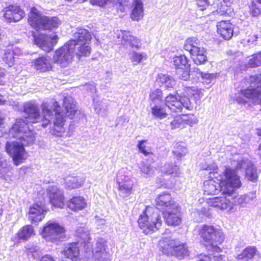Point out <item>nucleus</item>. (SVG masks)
Returning a JSON list of instances; mask_svg holds the SVG:
<instances>
[{"label":"nucleus","instance_id":"1","mask_svg":"<svg viewBox=\"0 0 261 261\" xmlns=\"http://www.w3.org/2000/svg\"><path fill=\"white\" fill-rule=\"evenodd\" d=\"M10 136L17 139V141L7 143L6 150L13 159L15 165L19 166L28 158L24 146L34 142L35 136L23 120L17 119L9 132Z\"/></svg>","mask_w":261,"mask_h":261},{"label":"nucleus","instance_id":"2","mask_svg":"<svg viewBox=\"0 0 261 261\" xmlns=\"http://www.w3.org/2000/svg\"><path fill=\"white\" fill-rule=\"evenodd\" d=\"M199 234L206 243L211 247L214 252L208 255H200L198 261H226L227 257L225 255L219 254L221 250L217 245L224 241V236L222 231L213 226L203 225L199 229Z\"/></svg>","mask_w":261,"mask_h":261},{"label":"nucleus","instance_id":"3","mask_svg":"<svg viewBox=\"0 0 261 261\" xmlns=\"http://www.w3.org/2000/svg\"><path fill=\"white\" fill-rule=\"evenodd\" d=\"M41 108V114L40 113L39 106L34 102L29 101L24 103L23 111L27 116L21 118L30 127L29 123H40L43 127H46L50 123L53 118V113L50 109V106L47 103H43ZM31 129V128L29 127Z\"/></svg>","mask_w":261,"mask_h":261},{"label":"nucleus","instance_id":"4","mask_svg":"<svg viewBox=\"0 0 261 261\" xmlns=\"http://www.w3.org/2000/svg\"><path fill=\"white\" fill-rule=\"evenodd\" d=\"M50 107L53 109L55 113L54 119V130L56 132L53 134L59 137L62 136L64 132V125L65 121V114L70 119H72L77 111L75 102L71 96L65 97L63 100V107L65 112H60L58 110L59 106L57 101L53 100L52 106Z\"/></svg>","mask_w":261,"mask_h":261},{"label":"nucleus","instance_id":"5","mask_svg":"<svg viewBox=\"0 0 261 261\" xmlns=\"http://www.w3.org/2000/svg\"><path fill=\"white\" fill-rule=\"evenodd\" d=\"M242 162L236 159L231 161V167H227L224 171L225 179L221 180L222 194L236 197V191L242 186L237 170L242 168Z\"/></svg>","mask_w":261,"mask_h":261},{"label":"nucleus","instance_id":"6","mask_svg":"<svg viewBox=\"0 0 261 261\" xmlns=\"http://www.w3.org/2000/svg\"><path fill=\"white\" fill-rule=\"evenodd\" d=\"M242 94L261 106V73L246 77L241 82Z\"/></svg>","mask_w":261,"mask_h":261},{"label":"nucleus","instance_id":"7","mask_svg":"<svg viewBox=\"0 0 261 261\" xmlns=\"http://www.w3.org/2000/svg\"><path fill=\"white\" fill-rule=\"evenodd\" d=\"M140 228L146 234L151 231L159 229L162 226V221L160 212L154 207L147 206L140 216L138 220Z\"/></svg>","mask_w":261,"mask_h":261},{"label":"nucleus","instance_id":"8","mask_svg":"<svg viewBox=\"0 0 261 261\" xmlns=\"http://www.w3.org/2000/svg\"><path fill=\"white\" fill-rule=\"evenodd\" d=\"M140 228L146 234L151 231L159 229L162 226V221L160 212L154 207L147 206L140 216L138 220Z\"/></svg>","mask_w":261,"mask_h":261},{"label":"nucleus","instance_id":"9","mask_svg":"<svg viewBox=\"0 0 261 261\" xmlns=\"http://www.w3.org/2000/svg\"><path fill=\"white\" fill-rule=\"evenodd\" d=\"M28 22L36 30H52L58 28L61 21L57 17L42 15L35 8H32L29 16Z\"/></svg>","mask_w":261,"mask_h":261},{"label":"nucleus","instance_id":"10","mask_svg":"<svg viewBox=\"0 0 261 261\" xmlns=\"http://www.w3.org/2000/svg\"><path fill=\"white\" fill-rule=\"evenodd\" d=\"M160 250L164 254L171 255L181 259L189 255L186 245L177 240L163 238L159 242Z\"/></svg>","mask_w":261,"mask_h":261},{"label":"nucleus","instance_id":"11","mask_svg":"<svg viewBox=\"0 0 261 261\" xmlns=\"http://www.w3.org/2000/svg\"><path fill=\"white\" fill-rule=\"evenodd\" d=\"M74 44L73 41H68L57 49L53 56L54 63L63 67L68 66L73 59Z\"/></svg>","mask_w":261,"mask_h":261},{"label":"nucleus","instance_id":"12","mask_svg":"<svg viewBox=\"0 0 261 261\" xmlns=\"http://www.w3.org/2000/svg\"><path fill=\"white\" fill-rule=\"evenodd\" d=\"M41 234L46 241L57 243L65 236L64 228L59 224L49 221L43 227Z\"/></svg>","mask_w":261,"mask_h":261},{"label":"nucleus","instance_id":"13","mask_svg":"<svg viewBox=\"0 0 261 261\" xmlns=\"http://www.w3.org/2000/svg\"><path fill=\"white\" fill-rule=\"evenodd\" d=\"M118 193L123 199L127 200L133 194L134 182L129 176L125 174L124 170L119 171L117 176Z\"/></svg>","mask_w":261,"mask_h":261},{"label":"nucleus","instance_id":"14","mask_svg":"<svg viewBox=\"0 0 261 261\" xmlns=\"http://www.w3.org/2000/svg\"><path fill=\"white\" fill-rule=\"evenodd\" d=\"M165 105L172 112H181L184 108L187 110H191L192 106L190 99L188 97H179L175 95L169 94L165 98Z\"/></svg>","mask_w":261,"mask_h":261},{"label":"nucleus","instance_id":"15","mask_svg":"<svg viewBox=\"0 0 261 261\" xmlns=\"http://www.w3.org/2000/svg\"><path fill=\"white\" fill-rule=\"evenodd\" d=\"M58 37L57 35H46L40 34L34 37L35 43L42 50L49 52L57 43Z\"/></svg>","mask_w":261,"mask_h":261},{"label":"nucleus","instance_id":"16","mask_svg":"<svg viewBox=\"0 0 261 261\" xmlns=\"http://www.w3.org/2000/svg\"><path fill=\"white\" fill-rule=\"evenodd\" d=\"M117 37L123 45H129L137 49L141 48L142 43L140 39L133 36L129 31L120 30L118 31Z\"/></svg>","mask_w":261,"mask_h":261},{"label":"nucleus","instance_id":"17","mask_svg":"<svg viewBox=\"0 0 261 261\" xmlns=\"http://www.w3.org/2000/svg\"><path fill=\"white\" fill-rule=\"evenodd\" d=\"M47 192L51 204L55 207L62 208L64 205L63 191L56 186H49Z\"/></svg>","mask_w":261,"mask_h":261},{"label":"nucleus","instance_id":"18","mask_svg":"<svg viewBox=\"0 0 261 261\" xmlns=\"http://www.w3.org/2000/svg\"><path fill=\"white\" fill-rule=\"evenodd\" d=\"M156 206L155 208L160 212V211H162V213L165 211H169V210L173 208L174 207L178 205V204L172 200V198L168 193H163L158 195L156 198Z\"/></svg>","mask_w":261,"mask_h":261},{"label":"nucleus","instance_id":"19","mask_svg":"<svg viewBox=\"0 0 261 261\" xmlns=\"http://www.w3.org/2000/svg\"><path fill=\"white\" fill-rule=\"evenodd\" d=\"M24 16V11L19 7L11 5L6 7L3 11V16L7 22H16L20 20Z\"/></svg>","mask_w":261,"mask_h":261},{"label":"nucleus","instance_id":"20","mask_svg":"<svg viewBox=\"0 0 261 261\" xmlns=\"http://www.w3.org/2000/svg\"><path fill=\"white\" fill-rule=\"evenodd\" d=\"M47 211L45 205L42 204H34L30 208L28 213L29 219L33 223H37L43 220Z\"/></svg>","mask_w":261,"mask_h":261},{"label":"nucleus","instance_id":"21","mask_svg":"<svg viewBox=\"0 0 261 261\" xmlns=\"http://www.w3.org/2000/svg\"><path fill=\"white\" fill-rule=\"evenodd\" d=\"M207 203L209 206L218 210H225L228 209V212H232L233 207L230 200L225 197H215L210 198L207 199Z\"/></svg>","mask_w":261,"mask_h":261},{"label":"nucleus","instance_id":"22","mask_svg":"<svg viewBox=\"0 0 261 261\" xmlns=\"http://www.w3.org/2000/svg\"><path fill=\"white\" fill-rule=\"evenodd\" d=\"M221 181L215 177L203 182V192L205 195H215L222 193Z\"/></svg>","mask_w":261,"mask_h":261},{"label":"nucleus","instance_id":"23","mask_svg":"<svg viewBox=\"0 0 261 261\" xmlns=\"http://www.w3.org/2000/svg\"><path fill=\"white\" fill-rule=\"evenodd\" d=\"M166 223L170 226L178 225L181 222V214L178 205L163 213Z\"/></svg>","mask_w":261,"mask_h":261},{"label":"nucleus","instance_id":"24","mask_svg":"<svg viewBox=\"0 0 261 261\" xmlns=\"http://www.w3.org/2000/svg\"><path fill=\"white\" fill-rule=\"evenodd\" d=\"M218 33L224 39H230L233 33V25L228 21H221L217 24Z\"/></svg>","mask_w":261,"mask_h":261},{"label":"nucleus","instance_id":"25","mask_svg":"<svg viewBox=\"0 0 261 261\" xmlns=\"http://www.w3.org/2000/svg\"><path fill=\"white\" fill-rule=\"evenodd\" d=\"M33 234L34 233L32 226L27 225L22 227L16 235L11 238V240L14 244H17L20 242V240H28Z\"/></svg>","mask_w":261,"mask_h":261},{"label":"nucleus","instance_id":"26","mask_svg":"<svg viewBox=\"0 0 261 261\" xmlns=\"http://www.w3.org/2000/svg\"><path fill=\"white\" fill-rule=\"evenodd\" d=\"M74 39L69 41H73L74 48L76 46V44H81V43H90L91 39V35L89 32L83 28H78L73 34Z\"/></svg>","mask_w":261,"mask_h":261},{"label":"nucleus","instance_id":"27","mask_svg":"<svg viewBox=\"0 0 261 261\" xmlns=\"http://www.w3.org/2000/svg\"><path fill=\"white\" fill-rule=\"evenodd\" d=\"M67 206L72 211H82L87 207L86 199L82 196H73L66 203Z\"/></svg>","mask_w":261,"mask_h":261},{"label":"nucleus","instance_id":"28","mask_svg":"<svg viewBox=\"0 0 261 261\" xmlns=\"http://www.w3.org/2000/svg\"><path fill=\"white\" fill-rule=\"evenodd\" d=\"M34 68L40 71L44 72L51 69V62L50 59L46 56L40 57L32 62Z\"/></svg>","mask_w":261,"mask_h":261},{"label":"nucleus","instance_id":"29","mask_svg":"<svg viewBox=\"0 0 261 261\" xmlns=\"http://www.w3.org/2000/svg\"><path fill=\"white\" fill-rule=\"evenodd\" d=\"M79 243H73L67 245L62 253L67 258H70L72 260H76L80 254Z\"/></svg>","mask_w":261,"mask_h":261},{"label":"nucleus","instance_id":"30","mask_svg":"<svg viewBox=\"0 0 261 261\" xmlns=\"http://www.w3.org/2000/svg\"><path fill=\"white\" fill-rule=\"evenodd\" d=\"M190 53L193 56L194 63L197 65L204 64L207 60L206 50L204 47L198 46L197 48H194V49Z\"/></svg>","mask_w":261,"mask_h":261},{"label":"nucleus","instance_id":"31","mask_svg":"<svg viewBox=\"0 0 261 261\" xmlns=\"http://www.w3.org/2000/svg\"><path fill=\"white\" fill-rule=\"evenodd\" d=\"M144 16V9L142 2L140 0H134L133 10L130 14L131 18L135 21H139Z\"/></svg>","mask_w":261,"mask_h":261},{"label":"nucleus","instance_id":"32","mask_svg":"<svg viewBox=\"0 0 261 261\" xmlns=\"http://www.w3.org/2000/svg\"><path fill=\"white\" fill-rule=\"evenodd\" d=\"M65 180V187L70 190L81 187L85 182V178L80 176H69Z\"/></svg>","mask_w":261,"mask_h":261},{"label":"nucleus","instance_id":"33","mask_svg":"<svg viewBox=\"0 0 261 261\" xmlns=\"http://www.w3.org/2000/svg\"><path fill=\"white\" fill-rule=\"evenodd\" d=\"M16 53L14 51V48L12 46H9L7 49H0V56H4L3 57L4 61L8 65L9 67L14 65L15 62V57L14 55Z\"/></svg>","mask_w":261,"mask_h":261},{"label":"nucleus","instance_id":"34","mask_svg":"<svg viewBox=\"0 0 261 261\" xmlns=\"http://www.w3.org/2000/svg\"><path fill=\"white\" fill-rule=\"evenodd\" d=\"M242 162V167L243 165H247V168L246 170L245 177L249 180L252 182H255L258 178V174L256 171V167L250 162H244L243 160H241Z\"/></svg>","mask_w":261,"mask_h":261},{"label":"nucleus","instance_id":"35","mask_svg":"<svg viewBox=\"0 0 261 261\" xmlns=\"http://www.w3.org/2000/svg\"><path fill=\"white\" fill-rule=\"evenodd\" d=\"M257 254L258 251L256 247L249 246L244 249L240 254H238L236 256V258L242 261H248Z\"/></svg>","mask_w":261,"mask_h":261},{"label":"nucleus","instance_id":"36","mask_svg":"<svg viewBox=\"0 0 261 261\" xmlns=\"http://www.w3.org/2000/svg\"><path fill=\"white\" fill-rule=\"evenodd\" d=\"M162 171L165 174L174 177L178 176L180 174L179 167L173 163H166L163 167Z\"/></svg>","mask_w":261,"mask_h":261},{"label":"nucleus","instance_id":"37","mask_svg":"<svg viewBox=\"0 0 261 261\" xmlns=\"http://www.w3.org/2000/svg\"><path fill=\"white\" fill-rule=\"evenodd\" d=\"M89 43L76 44V46L73 49V54L74 53L79 58L82 56L87 57L89 56L91 53V47L89 45Z\"/></svg>","mask_w":261,"mask_h":261},{"label":"nucleus","instance_id":"38","mask_svg":"<svg viewBox=\"0 0 261 261\" xmlns=\"http://www.w3.org/2000/svg\"><path fill=\"white\" fill-rule=\"evenodd\" d=\"M156 82L165 85L167 88H173L175 85V82L172 77L166 74L160 73L158 74Z\"/></svg>","mask_w":261,"mask_h":261},{"label":"nucleus","instance_id":"39","mask_svg":"<svg viewBox=\"0 0 261 261\" xmlns=\"http://www.w3.org/2000/svg\"><path fill=\"white\" fill-rule=\"evenodd\" d=\"M167 129H175L183 128L181 116H176L173 118H168L166 121Z\"/></svg>","mask_w":261,"mask_h":261},{"label":"nucleus","instance_id":"40","mask_svg":"<svg viewBox=\"0 0 261 261\" xmlns=\"http://www.w3.org/2000/svg\"><path fill=\"white\" fill-rule=\"evenodd\" d=\"M76 236L79 238V243H85L87 242V245L89 244V240L90 239L89 237V231L85 227H80L76 230Z\"/></svg>","mask_w":261,"mask_h":261},{"label":"nucleus","instance_id":"41","mask_svg":"<svg viewBox=\"0 0 261 261\" xmlns=\"http://www.w3.org/2000/svg\"><path fill=\"white\" fill-rule=\"evenodd\" d=\"M107 243L106 241L102 238L98 239L93 249V254H95L96 257L99 256V253L106 251Z\"/></svg>","mask_w":261,"mask_h":261},{"label":"nucleus","instance_id":"42","mask_svg":"<svg viewBox=\"0 0 261 261\" xmlns=\"http://www.w3.org/2000/svg\"><path fill=\"white\" fill-rule=\"evenodd\" d=\"M200 41L195 37H190L188 38L185 42L184 48L185 50L191 52L194 48H197L199 46Z\"/></svg>","mask_w":261,"mask_h":261},{"label":"nucleus","instance_id":"43","mask_svg":"<svg viewBox=\"0 0 261 261\" xmlns=\"http://www.w3.org/2000/svg\"><path fill=\"white\" fill-rule=\"evenodd\" d=\"M129 55L130 60L134 65L138 64L147 58V55L144 52L137 53L135 51H132L130 53Z\"/></svg>","mask_w":261,"mask_h":261},{"label":"nucleus","instance_id":"44","mask_svg":"<svg viewBox=\"0 0 261 261\" xmlns=\"http://www.w3.org/2000/svg\"><path fill=\"white\" fill-rule=\"evenodd\" d=\"M173 62L176 69L179 68H182L189 66L188 60L185 55H180L174 57Z\"/></svg>","mask_w":261,"mask_h":261},{"label":"nucleus","instance_id":"45","mask_svg":"<svg viewBox=\"0 0 261 261\" xmlns=\"http://www.w3.org/2000/svg\"><path fill=\"white\" fill-rule=\"evenodd\" d=\"M151 113L155 118L160 119H162L167 116V113L164 109L156 105L151 108Z\"/></svg>","mask_w":261,"mask_h":261},{"label":"nucleus","instance_id":"46","mask_svg":"<svg viewBox=\"0 0 261 261\" xmlns=\"http://www.w3.org/2000/svg\"><path fill=\"white\" fill-rule=\"evenodd\" d=\"M139 169L143 176L145 177L150 176L153 173V170L151 166L145 162H141L140 163Z\"/></svg>","mask_w":261,"mask_h":261},{"label":"nucleus","instance_id":"47","mask_svg":"<svg viewBox=\"0 0 261 261\" xmlns=\"http://www.w3.org/2000/svg\"><path fill=\"white\" fill-rule=\"evenodd\" d=\"M183 127L186 125L192 126L194 124L197 123L198 120L193 115H183L181 116Z\"/></svg>","mask_w":261,"mask_h":261},{"label":"nucleus","instance_id":"48","mask_svg":"<svg viewBox=\"0 0 261 261\" xmlns=\"http://www.w3.org/2000/svg\"><path fill=\"white\" fill-rule=\"evenodd\" d=\"M177 77L182 81H187L190 78L189 66L185 68H179L176 69Z\"/></svg>","mask_w":261,"mask_h":261},{"label":"nucleus","instance_id":"49","mask_svg":"<svg viewBox=\"0 0 261 261\" xmlns=\"http://www.w3.org/2000/svg\"><path fill=\"white\" fill-rule=\"evenodd\" d=\"M187 152V148L181 145L180 143H177L174 146L173 153L177 157L181 158L182 156H185Z\"/></svg>","mask_w":261,"mask_h":261},{"label":"nucleus","instance_id":"50","mask_svg":"<svg viewBox=\"0 0 261 261\" xmlns=\"http://www.w3.org/2000/svg\"><path fill=\"white\" fill-rule=\"evenodd\" d=\"M217 11L221 15H228L230 11V8L227 5L225 1L223 0V2H220V4H218Z\"/></svg>","mask_w":261,"mask_h":261},{"label":"nucleus","instance_id":"51","mask_svg":"<svg viewBox=\"0 0 261 261\" xmlns=\"http://www.w3.org/2000/svg\"><path fill=\"white\" fill-rule=\"evenodd\" d=\"M150 99L154 102H158L162 99V91L160 89H156L150 94Z\"/></svg>","mask_w":261,"mask_h":261},{"label":"nucleus","instance_id":"52","mask_svg":"<svg viewBox=\"0 0 261 261\" xmlns=\"http://www.w3.org/2000/svg\"><path fill=\"white\" fill-rule=\"evenodd\" d=\"M202 168L208 171L210 174H213L214 175L217 173L218 170L217 166L215 163L205 164L202 166Z\"/></svg>","mask_w":261,"mask_h":261},{"label":"nucleus","instance_id":"53","mask_svg":"<svg viewBox=\"0 0 261 261\" xmlns=\"http://www.w3.org/2000/svg\"><path fill=\"white\" fill-rule=\"evenodd\" d=\"M99 254L98 257H96L95 254H93L95 261H110V255L108 252L104 251Z\"/></svg>","mask_w":261,"mask_h":261},{"label":"nucleus","instance_id":"54","mask_svg":"<svg viewBox=\"0 0 261 261\" xmlns=\"http://www.w3.org/2000/svg\"><path fill=\"white\" fill-rule=\"evenodd\" d=\"M110 2L117 6H120L121 11H124V7L128 4L127 0H110Z\"/></svg>","mask_w":261,"mask_h":261},{"label":"nucleus","instance_id":"55","mask_svg":"<svg viewBox=\"0 0 261 261\" xmlns=\"http://www.w3.org/2000/svg\"><path fill=\"white\" fill-rule=\"evenodd\" d=\"M146 142V140H142L139 142V143L138 144V147L139 148V151L145 154V155H147L149 154V152L148 150L146 149V146L145 144V143Z\"/></svg>","mask_w":261,"mask_h":261},{"label":"nucleus","instance_id":"56","mask_svg":"<svg viewBox=\"0 0 261 261\" xmlns=\"http://www.w3.org/2000/svg\"><path fill=\"white\" fill-rule=\"evenodd\" d=\"M7 167V160L4 158H0V173L1 174L7 172L8 170Z\"/></svg>","mask_w":261,"mask_h":261},{"label":"nucleus","instance_id":"57","mask_svg":"<svg viewBox=\"0 0 261 261\" xmlns=\"http://www.w3.org/2000/svg\"><path fill=\"white\" fill-rule=\"evenodd\" d=\"M85 89L90 94H93L96 92V87L94 83H87L84 86Z\"/></svg>","mask_w":261,"mask_h":261},{"label":"nucleus","instance_id":"58","mask_svg":"<svg viewBox=\"0 0 261 261\" xmlns=\"http://www.w3.org/2000/svg\"><path fill=\"white\" fill-rule=\"evenodd\" d=\"M215 77L216 75L215 74L204 73L202 79L204 80L203 82L210 84L211 83L212 79Z\"/></svg>","mask_w":261,"mask_h":261},{"label":"nucleus","instance_id":"59","mask_svg":"<svg viewBox=\"0 0 261 261\" xmlns=\"http://www.w3.org/2000/svg\"><path fill=\"white\" fill-rule=\"evenodd\" d=\"M255 197V193H250L248 194L242 196L241 198L242 200L245 201V202L248 203L250 200H252Z\"/></svg>","mask_w":261,"mask_h":261},{"label":"nucleus","instance_id":"60","mask_svg":"<svg viewBox=\"0 0 261 261\" xmlns=\"http://www.w3.org/2000/svg\"><path fill=\"white\" fill-rule=\"evenodd\" d=\"M196 88L195 87L192 86V87H186L185 92L187 95V96H194L196 94L195 93V92L196 91Z\"/></svg>","mask_w":261,"mask_h":261},{"label":"nucleus","instance_id":"61","mask_svg":"<svg viewBox=\"0 0 261 261\" xmlns=\"http://www.w3.org/2000/svg\"><path fill=\"white\" fill-rule=\"evenodd\" d=\"M193 72L195 73V75L197 77L196 79H194V82H196L199 77H201L202 78L203 73L202 72H201L200 69H199L197 68H195L193 69V70L192 71Z\"/></svg>","mask_w":261,"mask_h":261},{"label":"nucleus","instance_id":"62","mask_svg":"<svg viewBox=\"0 0 261 261\" xmlns=\"http://www.w3.org/2000/svg\"><path fill=\"white\" fill-rule=\"evenodd\" d=\"M258 37L256 35L253 34L250 36H249L246 39V41L249 44H253L255 41H256Z\"/></svg>","mask_w":261,"mask_h":261},{"label":"nucleus","instance_id":"63","mask_svg":"<svg viewBox=\"0 0 261 261\" xmlns=\"http://www.w3.org/2000/svg\"><path fill=\"white\" fill-rule=\"evenodd\" d=\"M197 4L199 7H202L211 5L208 0H197Z\"/></svg>","mask_w":261,"mask_h":261},{"label":"nucleus","instance_id":"64","mask_svg":"<svg viewBox=\"0 0 261 261\" xmlns=\"http://www.w3.org/2000/svg\"><path fill=\"white\" fill-rule=\"evenodd\" d=\"M255 60L256 61V65L257 66L261 65V52L253 55Z\"/></svg>","mask_w":261,"mask_h":261}]
</instances>
